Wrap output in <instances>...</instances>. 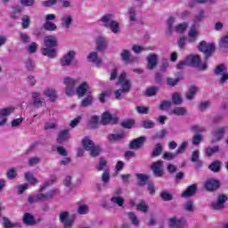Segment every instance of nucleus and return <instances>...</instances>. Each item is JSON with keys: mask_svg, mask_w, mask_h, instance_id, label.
<instances>
[{"mask_svg": "<svg viewBox=\"0 0 228 228\" xmlns=\"http://www.w3.org/2000/svg\"><path fill=\"white\" fill-rule=\"evenodd\" d=\"M198 51L203 53L205 55V61L202 62V59L199 54H191L187 56V63L189 67H194L200 70H208V60L215 54L216 51V46L214 43H207L206 41H201L198 45Z\"/></svg>", "mask_w": 228, "mask_h": 228, "instance_id": "nucleus-1", "label": "nucleus"}, {"mask_svg": "<svg viewBox=\"0 0 228 228\" xmlns=\"http://www.w3.org/2000/svg\"><path fill=\"white\" fill-rule=\"evenodd\" d=\"M118 85H121V88L114 92L115 98L118 101H122L124 99L125 94H129L131 92L132 83L131 80L127 79V73L123 71L118 77Z\"/></svg>", "mask_w": 228, "mask_h": 228, "instance_id": "nucleus-2", "label": "nucleus"}, {"mask_svg": "<svg viewBox=\"0 0 228 228\" xmlns=\"http://www.w3.org/2000/svg\"><path fill=\"white\" fill-rule=\"evenodd\" d=\"M56 47H58V38L53 36H47L45 37L42 54L47 58H56Z\"/></svg>", "mask_w": 228, "mask_h": 228, "instance_id": "nucleus-3", "label": "nucleus"}, {"mask_svg": "<svg viewBox=\"0 0 228 228\" xmlns=\"http://www.w3.org/2000/svg\"><path fill=\"white\" fill-rule=\"evenodd\" d=\"M205 12L203 10L200 11L199 14H196L193 19V24L191 26V28L188 33L189 42L193 43L197 42V37H199V31H197V26H199V22H202L204 20Z\"/></svg>", "mask_w": 228, "mask_h": 228, "instance_id": "nucleus-4", "label": "nucleus"}, {"mask_svg": "<svg viewBox=\"0 0 228 228\" xmlns=\"http://www.w3.org/2000/svg\"><path fill=\"white\" fill-rule=\"evenodd\" d=\"M113 14L108 13L102 16L100 19L101 22H103L105 28H108L110 29L114 35H118L120 33V23H118L117 20H112Z\"/></svg>", "mask_w": 228, "mask_h": 228, "instance_id": "nucleus-5", "label": "nucleus"}, {"mask_svg": "<svg viewBox=\"0 0 228 228\" xmlns=\"http://www.w3.org/2000/svg\"><path fill=\"white\" fill-rule=\"evenodd\" d=\"M82 145L85 151L90 152V156H92V158H97V156H100L101 152H102V149L101 148V146L95 145V143H94V141H92L88 137H85L82 140Z\"/></svg>", "mask_w": 228, "mask_h": 228, "instance_id": "nucleus-6", "label": "nucleus"}, {"mask_svg": "<svg viewBox=\"0 0 228 228\" xmlns=\"http://www.w3.org/2000/svg\"><path fill=\"white\" fill-rule=\"evenodd\" d=\"M63 83L64 85H66V95H69L70 97L72 95H75L76 86H79V84L81 83V79L79 77L72 78L70 77H64Z\"/></svg>", "mask_w": 228, "mask_h": 228, "instance_id": "nucleus-7", "label": "nucleus"}, {"mask_svg": "<svg viewBox=\"0 0 228 228\" xmlns=\"http://www.w3.org/2000/svg\"><path fill=\"white\" fill-rule=\"evenodd\" d=\"M215 76H221L219 79V83L221 85H225L228 81V72H227V66L225 64L221 63L218 64L214 69Z\"/></svg>", "mask_w": 228, "mask_h": 228, "instance_id": "nucleus-8", "label": "nucleus"}, {"mask_svg": "<svg viewBox=\"0 0 228 228\" xmlns=\"http://www.w3.org/2000/svg\"><path fill=\"white\" fill-rule=\"evenodd\" d=\"M227 200V194H219L216 200L211 203L210 208L215 211H223V209H225V202Z\"/></svg>", "mask_w": 228, "mask_h": 228, "instance_id": "nucleus-9", "label": "nucleus"}, {"mask_svg": "<svg viewBox=\"0 0 228 228\" xmlns=\"http://www.w3.org/2000/svg\"><path fill=\"white\" fill-rule=\"evenodd\" d=\"M119 120L120 118L118 117H112L111 113L105 111L102 114L100 124H102V126H110V124L117 125Z\"/></svg>", "mask_w": 228, "mask_h": 228, "instance_id": "nucleus-10", "label": "nucleus"}, {"mask_svg": "<svg viewBox=\"0 0 228 228\" xmlns=\"http://www.w3.org/2000/svg\"><path fill=\"white\" fill-rule=\"evenodd\" d=\"M120 58L124 63L128 65H133V63H136L138 61V57L131 54V52L127 49L122 50L120 53Z\"/></svg>", "mask_w": 228, "mask_h": 228, "instance_id": "nucleus-11", "label": "nucleus"}, {"mask_svg": "<svg viewBox=\"0 0 228 228\" xmlns=\"http://www.w3.org/2000/svg\"><path fill=\"white\" fill-rule=\"evenodd\" d=\"M70 214L67 211H63L59 216V220L64 224V228H72L74 225V218H69Z\"/></svg>", "mask_w": 228, "mask_h": 228, "instance_id": "nucleus-12", "label": "nucleus"}, {"mask_svg": "<svg viewBox=\"0 0 228 228\" xmlns=\"http://www.w3.org/2000/svg\"><path fill=\"white\" fill-rule=\"evenodd\" d=\"M15 111V108L13 107H7L0 109V127L6 125V117L12 115Z\"/></svg>", "mask_w": 228, "mask_h": 228, "instance_id": "nucleus-13", "label": "nucleus"}, {"mask_svg": "<svg viewBox=\"0 0 228 228\" xmlns=\"http://www.w3.org/2000/svg\"><path fill=\"white\" fill-rule=\"evenodd\" d=\"M76 57V52L69 51L68 52L61 60L60 63L61 67H70L72 61H74V58Z\"/></svg>", "mask_w": 228, "mask_h": 228, "instance_id": "nucleus-14", "label": "nucleus"}, {"mask_svg": "<svg viewBox=\"0 0 228 228\" xmlns=\"http://www.w3.org/2000/svg\"><path fill=\"white\" fill-rule=\"evenodd\" d=\"M204 188L207 191H216L220 188V181L215 178H209L205 182Z\"/></svg>", "mask_w": 228, "mask_h": 228, "instance_id": "nucleus-15", "label": "nucleus"}, {"mask_svg": "<svg viewBox=\"0 0 228 228\" xmlns=\"http://www.w3.org/2000/svg\"><path fill=\"white\" fill-rule=\"evenodd\" d=\"M169 227L186 228V220L183 217L177 218V216H173L169 219Z\"/></svg>", "mask_w": 228, "mask_h": 228, "instance_id": "nucleus-16", "label": "nucleus"}, {"mask_svg": "<svg viewBox=\"0 0 228 228\" xmlns=\"http://www.w3.org/2000/svg\"><path fill=\"white\" fill-rule=\"evenodd\" d=\"M151 168L155 177H163V160L152 162Z\"/></svg>", "mask_w": 228, "mask_h": 228, "instance_id": "nucleus-17", "label": "nucleus"}, {"mask_svg": "<svg viewBox=\"0 0 228 228\" xmlns=\"http://www.w3.org/2000/svg\"><path fill=\"white\" fill-rule=\"evenodd\" d=\"M32 106H34V108H42V106H45V99L40 98V93H32Z\"/></svg>", "mask_w": 228, "mask_h": 228, "instance_id": "nucleus-18", "label": "nucleus"}, {"mask_svg": "<svg viewBox=\"0 0 228 228\" xmlns=\"http://www.w3.org/2000/svg\"><path fill=\"white\" fill-rule=\"evenodd\" d=\"M147 138L145 136H141L132 140L129 143V149L134 151H138L144 143Z\"/></svg>", "mask_w": 228, "mask_h": 228, "instance_id": "nucleus-19", "label": "nucleus"}, {"mask_svg": "<svg viewBox=\"0 0 228 228\" xmlns=\"http://www.w3.org/2000/svg\"><path fill=\"white\" fill-rule=\"evenodd\" d=\"M73 22H74V17L70 14H63L61 17V28H64V29H69Z\"/></svg>", "mask_w": 228, "mask_h": 228, "instance_id": "nucleus-20", "label": "nucleus"}, {"mask_svg": "<svg viewBox=\"0 0 228 228\" xmlns=\"http://www.w3.org/2000/svg\"><path fill=\"white\" fill-rule=\"evenodd\" d=\"M146 60L149 70H154L158 67V54L150 53Z\"/></svg>", "mask_w": 228, "mask_h": 228, "instance_id": "nucleus-21", "label": "nucleus"}, {"mask_svg": "<svg viewBox=\"0 0 228 228\" xmlns=\"http://www.w3.org/2000/svg\"><path fill=\"white\" fill-rule=\"evenodd\" d=\"M88 90H90V86L88 85V82H83L77 87L76 93L78 97H85L86 94L89 93Z\"/></svg>", "mask_w": 228, "mask_h": 228, "instance_id": "nucleus-22", "label": "nucleus"}, {"mask_svg": "<svg viewBox=\"0 0 228 228\" xmlns=\"http://www.w3.org/2000/svg\"><path fill=\"white\" fill-rule=\"evenodd\" d=\"M197 183H193L187 187V189L182 193V197L184 199H190V197H193L197 193Z\"/></svg>", "mask_w": 228, "mask_h": 228, "instance_id": "nucleus-23", "label": "nucleus"}, {"mask_svg": "<svg viewBox=\"0 0 228 228\" xmlns=\"http://www.w3.org/2000/svg\"><path fill=\"white\" fill-rule=\"evenodd\" d=\"M212 135L215 140L211 141V143H215V142H220L225 135V127L216 128L212 132Z\"/></svg>", "mask_w": 228, "mask_h": 228, "instance_id": "nucleus-24", "label": "nucleus"}, {"mask_svg": "<svg viewBox=\"0 0 228 228\" xmlns=\"http://www.w3.org/2000/svg\"><path fill=\"white\" fill-rule=\"evenodd\" d=\"M70 140V133L69 129L61 130L56 139L57 143H63Z\"/></svg>", "mask_w": 228, "mask_h": 228, "instance_id": "nucleus-25", "label": "nucleus"}, {"mask_svg": "<svg viewBox=\"0 0 228 228\" xmlns=\"http://www.w3.org/2000/svg\"><path fill=\"white\" fill-rule=\"evenodd\" d=\"M87 59L89 60V61H92V63H96V67L102 66V59L99 58L97 52H93L89 53Z\"/></svg>", "mask_w": 228, "mask_h": 228, "instance_id": "nucleus-26", "label": "nucleus"}, {"mask_svg": "<svg viewBox=\"0 0 228 228\" xmlns=\"http://www.w3.org/2000/svg\"><path fill=\"white\" fill-rule=\"evenodd\" d=\"M106 47H108V41L103 37H99L96 39V49L97 51L102 52L106 51Z\"/></svg>", "mask_w": 228, "mask_h": 228, "instance_id": "nucleus-27", "label": "nucleus"}, {"mask_svg": "<svg viewBox=\"0 0 228 228\" xmlns=\"http://www.w3.org/2000/svg\"><path fill=\"white\" fill-rule=\"evenodd\" d=\"M183 79H184L183 75H180V77H177L176 78H172L170 77H167L166 78V82L167 86L174 88V86H177V85H179V81H183Z\"/></svg>", "mask_w": 228, "mask_h": 228, "instance_id": "nucleus-28", "label": "nucleus"}, {"mask_svg": "<svg viewBox=\"0 0 228 228\" xmlns=\"http://www.w3.org/2000/svg\"><path fill=\"white\" fill-rule=\"evenodd\" d=\"M136 179L138 181L137 184L140 186V188L145 186L147 183L150 181L149 180V175L145 174H136Z\"/></svg>", "mask_w": 228, "mask_h": 228, "instance_id": "nucleus-29", "label": "nucleus"}, {"mask_svg": "<svg viewBox=\"0 0 228 228\" xmlns=\"http://www.w3.org/2000/svg\"><path fill=\"white\" fill-rule=\"evenodd\" d=\"M56 183V175H51L50 179L46 182H45L42 186L39 188V193H42L45 190L49 188V186H53V183Z\"/></svg>", "mask_w": 228, "mask_h": 228, "instance_id": "nucleus-30", "label": "nucleus"}, {"mask_svg": "<svg viewBox=\"0 0 228 228\" xmlns=\"http://www.w3.org/2000/svg\"><path fill=\"white\" fill-rule=\"evenodd\" d=\"M208 170L214 172V174H218L222 170V161L215 160L208 166Z\"/></svg>", "mask_w": 228, "mask_h": 228, "instance_id": "nucleus-31", "label": "nucleus"}, {"mask_svg": "<svg viewBox=\"0 0 228 228\" xmlns=\"http://www.w3.org/2000/svg\"><path fill=\"white\" fill-rule=\"evenodd\" d=\"M161 154H163V144L159 142L154 145L151 158H158V156H161Z\"/></svg>", "mask_w": 228, "mask_h": 228, "instance_id": "nucleus-32", "label": "nucleus"}, {"mask_svg": "<svg viewBox=\"0 0 228 228\" xmlns=\"http://www.w3.org/2000/svg\"><path fill=\"white\" fill-rule=\"evenodd\" d=\"M22 13V6L20 5H14L12 8L11 12V20H17V15H20Z\"/></svg>", "mask_w": 228, "mask_h": 228, "instance_id": "nucleus-33", "label": "nucleus"}, {"mask_svg": "<svg viewBox=\"0 0 228 228\" xmlns=\"http://www.w3.org/2000/svg\"><path fill=\"white\" fill-rule=\"evenodd\" d=\"M96 170H98V172H106V170H110V168H108V160L104 158H100L99 164L96 166Z\"/></svg>", "mask_w": 228, "mask_h": 228, "instance_id": "nucleus-34", "label": "nucleus"}, {"mask_svg": "<svg viewBox=\"0 0 228 228\" xmlns=\"http://www.w3.org/2000/svg\"><path fill=\"white\" fill-rule=\"evenodd\" d=\"M87 126L89 129H97V126H99V116H91Z\"/></svg>", "mask_w": 228, "mask_h": 228, "instance_id": "nucleus-35", "label": "nucleus"}, {"mask_svg": "<svg viewBox=\"0 0 228 228\" xmlns=\"http://www.w3.org/2000/svg\"><path fill=\"white\" fill-rule=\"evenodd\" d=\"M92 93H88L87 97H86L80 103L82 108H88V106H92L94 104V96L91 94Z\"/></svg>", "mask_w": 228, "mask_h": 228, "instance_id": "nucleus-36", "label": "nucleus"}, {"mask_svg": "<svg viewBox=\"0 0 228 228\" xmlns=\"http://www.w3.org/2000/svg\"><path fill=\"white\" fill-rule=\"evenodd\" d=\"M4 228H20L22 224L20 223H12L8 217H4Z\"/></svg>", "mask_w": 228, "mask_h": 228, "instance_id": "nucleus-37", "label": "nucleus"}, {"mask_svg": "<svg viewBox=\"0 0 228 228\" xmlns=\"http://www.w3.org/2000/svg\"><path fill=\"white\" fill-rule=\"evenodd\" d=\"M110 202L115 206H118L119 208H122V206H124V202H126V200H124L122 196H112L110 198Z\"/></svg>", "mask_w": 228, "mask_h": 228, "instance_id": "nucleus-38", "label": "nucleus"}, {"mask_svg": "<svg viewBox=\"0 0 228 228\" xmlns=\"http://www.w3.org/2000/svg\"><path fill=\"white\" fill-rule=\"evenodd\" d=\"M23 223L25 225H35V216L29 213H25L23 216Z\"/></svg>", "mask_w": 228, "mask_h": 228, "instance_id": "nucleus-39", "label": "nucleus"}, {"mask_svg": "<svg viewBox=\"0 0 228 228\" xmlns=\"http://www.w3.org/2000/svg\"><path fill=\"white\" fill-rule=\"evenodd\" d=\"M43 28L45 31H58V26L53 21H45Z\"/></svg>", "mask_w": 228, "mask_h": 228, "instance_id": "nucleus-40", "label": "nucleus"}, {"mask_svg": "<svg viewBox=\"0 0 228 228\" xmlns=\"http://www.w3.org/2000/svg\"><path fill=\"white\" fill-rule=\"evenodd\" d=\"M197 90H199V88H197V86H191L189 88V91L186 93V99L188 101H191V100L195 99V95L197 94Z\"/></svg>", "mask_w": 228, "mask_h": 228, "instance_id": "nucleus-41", "label": "nucleus"}, {"mask_svg": "<svg viewBox=\"0 0 228 228\" xmlns=\"http://www.w3.org/2000/svg\"><path fill=\"white\" fill-rule=\"evenodd\" d=\"M127 216L133 225H135V227H140V220H138V216H136V214H134V212H128Z\"/></svg>", "mask_w": 228, "mask_h": 228, "instance_id": "nucleus-42", "label": "nucleus"}, {"mask_svg": "<svg viewBox=\"0 0 228 228\" xmlns=\"http://www.w3.org/2000/svg\"><path fill=\"white\" fill-rule=\"evenodd\" d=\"M125 136L126 134L124 133L111 134H109L108 140H110V142H119V140H124Z\"/></svg>", "mask_w": 228, "mask_h": 228, "instance_id": "nucleus-43", "label": "nucleus"}, {"mask_svg": "<svg viewBox=\"0 0 228 228\" xmlns=\"http://www.w3.org/2000/svg\"><path fill=\"white\" fill-rule=\"evenodd\" d=\"M35 67H37V64L35 63L33 59L28 58L25 61L26 70H28L29 72H33V70H35Z\"/></svg>", "mask_w": 228, "mask_h": 228, "instance_id": "nucleus-44", "label": "nucleus"}, {"mask_svg": "<svg viewBox=\"0 0 228 228\" xmlns=\"http://www.w3.org/2000/svg\"><path fill=\"white\" fill-rule=\"evenodd\" d=\"M45 95H46V97H49L51 102H54L56 99H58V96L56 95V90L54 89H47L46 91H45Z\"/></svg>", "mask_w": 228, "mask_h": 228, "instance_id": "nucleus-45", "label": "nucleus"}, {"mask_svg": "<svg viewBox=\"0 0 228 228\" xmlns=\"http://www.w3.org/2000/svg\"><path fill=\"white\" fill-rule=\"evenodd\" d=\"M172 113L177 117H183L188 113V110L184 107H176L172 110Z\"/></svg>", "mask_w": 228, "mask_h": 228, "instance_id": "nucleus-46", "label": "nucleus"}, {"mask_svg": "<svg viewBox=\"0 0 228 228\" xmlns=\"http://www.w3.org/2000/svg\"><path fill=\"white\" fill-rule=\"evenodd\" d=\"M175 23V17L170 16L167 20V33L169 35H172V32L174 31V24Z\"/></svg>", "mask_w": 228, "mask_h": 228, "instance_id": "nucleus-47", "label": "nucleus"}, {"mask_svg": "<svg viewBox=\"0 0 228 228\" xmlns=\"http://www.w3.org/2000/svg\"><path fill=\"white\" fill-rule=\"evenodd\" d=\"M167 134H168V132H167L165 129H161L159 132L151 136V140H163Z\"/></svg>", "mask_w": 228, "mask_h": 228, "instance_id": "nucleus-48", "label": "nucleus"}, {"mask_svg": "<svg viewBox=\"0 0 228 228\" xmlns=\"http://www.w3.org/2000/svg\"><path fill=\"white\" fill-rule=\"evenodd\" d=\"M206 156H208V158H211L213 154H216V152H220V147L219 146H214V147H208L205 150Z\"/></svg>", "mask_w": 228, "mask_h": 228, "instance_id": "nucleus-49", "label": "nucleus"}, {"mask_svg": "<svg viewBox=\"0 0 228 228\" xmlns=\"http://www.w3.org/2000/svg\"><path fill=\"white\" fill-rule=\"evenodd\" d=\"M156 123L152 122L151 120L146 119L141 122V127L143 129H153L155 127Z\"/></svg>", "mask_w": 228, "mask_h": 228, "instance_id": "nucleus-50", "label": "nucleus"}, {"mask_svg": "<svg viewBox=\"0 0 228 228\" xmlns=\"http://www.w3.org/2000/svg\"><path fill=\"white\" fill-rule=\"evenodd\" d=\"M136 209L137 211H142V213H148L149 206H147L145 200H142L139 204L136 205Z\"/></svg>", "mask_w": 228, "mask_h": 228, "instance_id": "nucleus-51", "label": "nucleus"}, {"mask_svg": "<svg viewBox=\"0 0 228 228\" xmlns=\"http://www.w3.org/2000/svg\"><path fill=\"white\" fill-rule=\"evenodd\" d=\"M172 101L175 106H180V104H183V98H181V94H179V93L173 94Z\"/></svg>", "mask_w": 228, "mask_h": 228, "instance_id": "nucleus-52", "label": "nucleus"}, {"mask_svg": "<svg viewBox=\"0 0 228 228\" xmlns=\"http://www.w3.org/2000/svg\"><path fill=\"white\" fill-rule=\"evenodd\" d=\"M160 198L162 199V200H164V202L174 200V195H172L171 193H168V191H163L160 193Z\"/></svg>", "mask_w": 228, "mask_h": 228, "instance_id": "nucleus-53", "label": "nucleus"}, {"mask_svg": "<svg viewBox=\"0 0 228 228\" xmlns=\"http://www.w3.org/2000/svg\"><path fill=\"white\" fill-rule=\"evenodd\" d=\"M120 126L121 127H124V129H132L133 126H134V119L122 121Z\"/></svg>", "mask_w": 228, "mask_h": 228, "instance_id": "nucleus-54", "label": "nucleus"}, {"mask_svg": "<svg viewBox=\"0 0 228 228\" xmlns=\"http://www.w3.org/2000/svg\"><path fill=\"white\" fill-rule=\"evenodd\" d=\"M158 90H159V88L156 86L149 87L145 91L144 95H146V97H154V95H156L158 94Z\"/></svg>", "mask_w": 228, "mask_h": 228, "instance_id": "nucleus-55", "label": "nucleus"}, {"mask_svg": "<svg viewBox=\"0 0 228 228\" xmlns=\"http://www.w3.org/2000/svg\"><path fill=\"white\" fill-rule=\"evenodd\" d=\"M162 158H163V159H166L167 161H172V159H175V158H177V153L165 151Z\"/></svg>", "mask_w": 228, "mask_h": 228, "instance_id": "nucleus-56", "label": "nucleus"}, {"mask_svg": "<svg viewBox=\"0 0 228 228\" xmlns=\"http://www.w3.org/2000/svg\"><path fill=\"white\" fill-rule=\"evenodd\" d=\"M201 142H202V134H194L191 141L192 145H200Z\"/></svg>", "mask_w": 228, "mask_h": 228, "instance_id": "nucleus-57", "label": "nucleus"}, {"mask_svg": "<svg viewBox=\"0 0 228 228\" xmlns=\"http://www.w3.org/2000/svg\"><path fill=\"white\" fill-rule=\"evenodd\" d=\"M6 177L10 180L15 179L17 177V168L12 167L9 169L6 173Z\"/></svg>", "mask_w": 228, "mask_h": 228, "instance_id": "nucleus-58", "label": "nucleus"}, {"mask_svg": "<svg viewBox=\"0 0 228 228\" xmlns=\"http://www.w3.org/2000/svg\"><path fill=\"white\" fill-rule=\"evenodd\" d=\"M25 179L30 183V184H37L38 183V180L33 176V174L31 173H26L25 174Z\"/></svg>", "mask_w": 228, "mask_h": 228, "instance_id": "nucleus-59", "label": "nucleus"}, {"mask_svg": "<svg viewBox=\"0 0 228 228\" xmlns=\"http://www.w3.org/2000/svg\"><path fill=\"white\" fill-rule=\"evenodd\" d=\"M188 147V141L183 142L180 145V147L176 150L175 153L176 156L178 154H184V151H186V148Z\"/></svg>", "mask_w": 228, "mask_h": 228, "instance_id": "nucleus-60", "label": "nucleus"}, {"mask_svg": "<svg viewBox=\"0 0 228 228\" xmlns=\"http://www.w3.org/2000/svg\"><path fill=\"white\" fill-rule=\"evenodd\" d=\"M42 159L40 157H32L28 160V167H35V165H38Z\"/></svg>", "mask_w": 228, "mask_h": 228, "instance_id": "nucleus-61", "label": "nucleus"}, {"mask_svg": "<svg viewBox=\"0 0 228 228\" xmlns=\"http://www.w3.org/2000/svg\"><path fill=\"white\" fill-rule=\"evenodd\" d=\"M137 113H139L140 115H149V107H145V106H137L135 108Z\"/></svg>", "mask_w": 228, "mask_h": 228, "instance_id": "nucleus-62", "label": "nucleus"}, {"mask_svg": "<svg viewBox=\"0 0 228 228\" xmlns=\"http://www.w3.org/2000/svg\"><path fill=\"white\" fill-rule=\"evenodd\" d=\"M187 28H188V23H186V22L180 23L176 26L175 31H176V33H184V31H186Z\"/></svg>", "mask_w": 228, "mask_h": 228, "instance_id": "nucleus-63", "label": "nucleus"}, {"mask_svg": "<svg viewBox=\"0 0 228 228\" xmlns=\"http://www.w3.org/2000/svg\"><path fill=\"white\" fill-rule=\"evenodd\" d=\"M183 209L188 213H193V201H187L183 206Z\"/></svg>", "mask_w": 228, "mask_h": 228, "instance_id": "nucleus-64", "label": "nucleus"}]
</instances>
